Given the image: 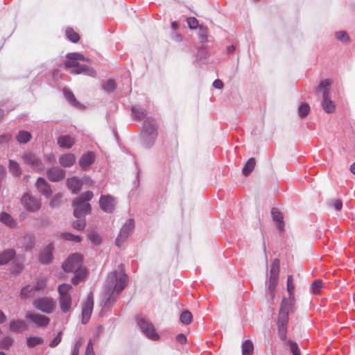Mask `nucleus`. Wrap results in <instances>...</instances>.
<instances>
[{
    "mask_svg": "<svg viewBox=\"0 0 355 355\" xmlns=\"http://www.w3.org/2000/svg\"><path fill=\"white\" fill-rule=\"evenodd\" d=\"M9 170L15 176H19L21 174V168L18 162L14 160H10Z\"/></svg>",
    "mask_w": 355,
    "mask_h": 355,
    "instance_id": "34",
    "label": "nucleus"
},
{
    "mask_svg": "<svg viewBox=\"0 0 355 355\" xmlns=\"http://www.w3.org/2000/svg\"><path fill=\"white\" fill-rule=\"evenodd\" d=\"M24 207L29 211H36L41 207L40 200L28 194L25 193L21 198Z\"/></svg>",
    "mask_w": 355,
    "mask_h": 355,
    "instance_id": "11",
    "label": "nucleus"
},
{
    "mask_svg": "<svg viewBox=\"0 0 355 355\" xmlns=\"http://www.w3.org/2000/svg\"><path fill=\"white\" fill-rule=\"evenodd\" d=\"M82 263L83 257L78 253L70 255L62 263V268L65 272H73L75 274L74 277L71 279V282L74 285L78 284L87 277V269Z\"/></svg>",
    "mask_w": 355,
    "mask_h": 355,
    "instance_id": "2",
    "label": "nucleus"
},
{
    "mask_svg": "<svg viewBox=\"0 0 355 355\" xmlns=\"http://www.w3.org/2000/svg\"><path fill=\"white\" fill-rule=\"evenodd\" d=\"M135 228V221L133 219H129L125 224L122 227L118 237L116 239V244L120 246L121 244L126 239L130 234Z\"/></svg>",
    "mask_w": 355,
    "mask_h": 355,
    "instance_id": "13",
    "label": "nucleus"
},
{
    "mask_svg": "<svg viewBox=\"0 0 355 355\" xmlns=\"http://www.w3.org/2000/svg\"><path fill=\"white\" fill-rule=\"evenodd\" d=\"M53 247L49 245H48L40 255V261L43 263H49L53 259L52 255Z\"/></svg>",
    "mask_w": 355,
    "mask_h": 355,
    "instance_id": "27",
    "label": "nucleus"
},
{
    "mask_svg": "<svg viewBox=\"0 0 355 355\" xmlns=\"http://www.w3.org/2000/svg\"><path fill=\"white\" fill-rule=\"evenodd\" d=\"M187 22L191 29H195L198 26V21L195 17L187 18Z\"/></svg>",
    "mask_w": 355,
    "mask_h": 355,
    "instance_id": "52",
    "label": "nucleus"
},
{
    "mask_svg": "<svg viewBox=\"0 0 355 355\" xmlns=\"http://www.w3.org/2000/svg\"><path fill=\"white\" fill-rule=\"evenodd\" d=\"M14 340L12 338L7 336L0 340V348L8 349L13 344Z\"/></svg>",
    "mask_w": 355,
    "mask_h": 355,
    "instance_id": "40",
    "label": "nucleus"
},
{
    "mask_svg": "<svg viewBox=\"0 0 355 355\" xmlns=\"http://www.w3.org/2000/svg\"><path fill=\"white\" fill-rule=\"evenodd\" d=\"M34 288L31 287L30 286H26L23 287L20 293L21 297L24 299L30 297L31 295L34 294Z\"/></svg>",
    "mask_w": 355,
    "mask_h": 355,
    "instance_id": "38",
    "label": "nucleus"
},
{
    "mask_svg": "<svg viewBox=\"0 0 355 355\" xmlns=\"http://www.w3.org/2000/svg\"><path fill=\"white\" fill-rule=\"evenodd\" d=\"M12 135L9 133H4L0 135V145L8 144L11 141Z\"/></svg>",
    "mask_w": 355,
    "mask_h": 355,
    "instance_id": "53",
    "label": "nucleus"
},
{
    "mask_svg": "<svg viewBox=\"0 0 355 355\" xmlns=\"http://www.w3.org/2000/svg\"><path fill=\"white\" fill-rule=\"evenodd\" d=\"M0 220L10 227H15L17 226V222L6 212H1L0 214Z\"/></svg>",
    "mask_w": 355,
    "mask_h": 355,
    "instance_id": "28",
    "label": "nucleus"
},
{
    "mask_svg": "<svg viewBox=\"0 0 355 355\" xmlns=\"http://www.w3.org/2000/svg\"><path fill=\"white\" fill-rule=\"evenodd\" d=\"M256 165V160L252 157L248 160L244 167L243 168V174L245 176H248L250 173L252 172Z\"/></svg>",
    "mask_w": 355,
    "mask_h": 355,
    "instance_id": "32",
    "label": "nucleus"
},
{
    "mask_svg": "<svg viewBox=\"0 0 355 355\" xmlns=\"http://www.w3.org/2000/svg\"><path fill=\"white\" fill-rule=\"evenodd\" d=\"M24 244L27 249H31L35 245L34 237L32 235H26L24 238Z\"/></svg>",
    "mask_w": 355,
    "mask_h": 355,
    "instance_id": "44",
    "label": "nucleus"
},
{
    "mask_svg": "<svg viewBox=\"0 0 355 355\" xmlns=\"http://www.w3.org/2000/svg\"><path fill=\"white\" fill-rule=\"evenodd\" d=\"M93 196V193L88 191L82 193L73 201L72 205L74 207L73 215L75 217H84L90 212L91 205L89 203V200H90Z\"/></svg>",
    "mask_w": 355,
    "mask_h": 355,
    "instance_id": "4",
    "label": "nucleus"
},
{
    "mask_svg": "<svg viewBox=\"0 0 355 355\" xmlns=\"http://www.w3.org/2000/svg\"><path fill=\"white\" fill-rule=\"evenodd\" d=\"M254 346L251 340H246L242 345L243 355H252Z\"/></svg>",
    "mask_w": 355,
    "mask_h": 355,
    "instance_id": "35",
    "label": "nucleus"
},
{
    "mask_svg": "<svg viewBox=\"0 0 355 355\" xmlns=\"http://www.w3.org/2000/svg\"><path fill=\"white\" fill-rule=\"evenodd\" d=\"M333 83V80L330 78L321 80L319 86L317 87L315 92H321L322 94V107L324 110L328 113H333L336 110V105L333 101L329 98L330 87Z\"/></svg>",
    "mask_w": 355,
    "mask_h": 355,
    "instance_id": "3",
    "label": "nucleus"
},
{
    "mask_svg": "<svg viewBox=\"0 0 355 355\" xmlns=\"http://www.w3.org/2000/svg\"><path fill=\"white\" fill-rule=\"evenodd\" d=\"M21 159L25 164L29 165L31 167H32L33 168L35 169L37 171L44 169V166L42 164V161L33 152H25L22 155Z\"/></svg>",
    "mask_w": 355,
    "mask_h": 355,
    "instance_id": "10",
    "label": "nucleus"
},
{
    "mask_svg": "<svg viewBox=\"0 0 355 355\" xmlns=\"http://www.w3.org/2000/svg\"><path fill=\"white\" fill-rule=\"evenodd\" d=\"M132 112L135 119L138 121H141L146 118L145 121V125L147 124H152V129L156 130L155 120L153 118H147V110L144 108L138 107L137 105L132 106Z\"/></svg>",
    "mask_w": 355,
    "mask_h": 355,
    "instance_id": "12",
    "label": "nucleus"
},
{
    "mask_svg": "<svg viewBox=\"0 0 355 355\" xmlns=\"http://www.w3.org/2000/svg\"><path fill=\"white\" fill-rule=\"evenodd\" d=\"M128 276L125 273L124 266L120 264L115 271L111 272L107 279L106 295H109L108 301L112 295H119L127 286Z\"/></svg>",
    "mask_w": 355,
    "mask_h": 355,
    "instance_id": "1",
    "label": "nucleus"
},
{
    "mask_svg": "<svg viewBox=\"0 0 355 355\" xmlns=\"http://www.w3.org/2000/svg\"><path fill=\"white\" fill-rule=\"evenodd\" d=\"M116 205L115 198L110 195H103L99 200L100 207L107 213H112Z\"/></svg>",
    "mask_w": 355,
    "mask_h": 355,
    "instance_id": "14",
    "label": "nucleus"
},
{
    "mask_svg": "<svg viewBox=\"0 0 355 355\" xmlns=\"http://www.w3.org/2000/svg\"><path fill=\"white\" fill-rule=\"evenodd\" d=\"M79 63L74 60H69L64 62V65L67 69H74Z\"/></svg>",
    "mask_w": 355,
    "mask_h": 355,
    "instance_id": "55",
    "label": "nucleus"
},
{
    "mask_svg": "<svg viewBox=\"0 0 355 355\" xmlns=\"http://www.w3.org/2000/svg\"><path fill=\"white\" fill-rule=\"evenodd\" d=\"M15 138L19 144H26L31 139L32 135L28 131L20 130L16 135Z\"/></svg>",
    "mask_w": 355,
    "mask_h": 355,
    "instance_id": "30",
    "label": "nucleus"
},
{
    "mask_svg": "<svg viewBox=\"0 0 355 355\" xmlns=\"http://www.w3.org/2000/svg\"><path fill=\"white\" fill-rule=\"evenodd\" d=\"M234 49H235V47H234V46H232H232H229V47H228V49H227V50H228V51H229L230 53H232V52L234 51Z\"/></svg>",
    "mask_w": 355,
    "mask_h": 355,
    "instance_id": "64",
    "label": "nucleus"
},
{
    "mask_svg": "<svg viewBox=\"0 0 355 355\" xmlns=\"http://www.w3.org/2000/svg\"><path fill=\"white\" fill-rule=\"evenodd\" d=\"M46 279L44 278L38 279L33 287L34 290L37 291L44 289L46 286Z\"/></svg>",
    "mask_w": 355,
    "mask_h": 355,
    "instance_id": "49",
    "label": "nucleus"
},
{
    "mask_svg": "<svg viewBox=\"0 0 355 355\" xmlns=\"http://www.w3.org/2000/svg\"><path fill=\"white\" fill-rule=\"evenodd\" d=\"M207 28L203 27L202 26H200V33H199V37L201 42H204L207 41Z\"/></svg>",
    "mask_w": 355,
    "mask_h": 355,
    "instance_id": "54",
    "label": "nucleus"
},
{
    "mask_svg": "<svg viewBox=\"0 0 355 355\" xmlns=\"http://www.w3.org/2000/svg\"><path fill=\"white\" fill-rule=\"evenodd\" d=\"M15 256L13 249H8L0 253V266L5 265Z\"/></svg>",
    "mask_w": 355,
    "mask_h": 355,
    "instance_id": "25",
    "label": "nucleus"
},
{
    "mask_svg": "<svg viewBox=\"0 0 355 355\" xmlns=\"http://www.w3.org/2000/svg\"><path fill=\"white\" fill-rule=\"evenodd\" d=\"M62 332H59L58 335L50 343L49 346L51 347H56L62 340L61 337Z\"/></svg>",
    "mask_w": 355,
    "mask_h": 355,
    "instance_id": "56",
    "label": "nucleus"
},
{
    "mask_svg": "<svg viewBox=\"0 0 355 355\" xmlns=\"http://www.w3.org/2000/svg\"><path fill=\"white\" fill-rule=\"evenodd\" d=\"M73 290V287L68 284H62L58 286L59 293V304L62 312H69L72 301L70 293Z\"/></svg>",
    "mask_w": 355,
    "mask_h": 355,
    "instance_id": "6",
    "label": "nucleus"
},
{
    "mask_svg": "<svg viewBox=\"0 0 355 355\" xmlns=\"http://www.w3.org/2000/svg\"><path fill=\"white\" fill-rule=\"evenodd\" d=\"M96 159L94 153L92 151H87L84 153L79 159V164L83 169H86L89 166L94 163Z\"/></svg>",
    "mask_w": 355,
    "mask_h": 355,
    "instance_id": "19",
    "label": "nucleus"
},
{
    "mask_svg": "<svg viewBox=\"0 0 355 355\" xmlns=\"http://www.w3.org/2000/svg\"><path fill=\"white\" fill-rule=\"evenodd\" d=\"M33 304L35 308L42 312L51 313L55 309V302L51 297H43L34 301Z\"/></svg>",
    "mask_w": 355,
    "mask_h": 355,
    "instance_id": "8",
    "label": "nucleus"
},
{
    "mask_svg": "<svg viewBox=\"0 0 355 355\" xmlns=\"http://www.w3.org/2000/svg\"><path fill=\"white\" fill-rule=\"evenodd\" d=\"M310 111V107L307 103H302L299 106L298 112L302 118L306 117Z\"/></svg>",
    "mask_w": 355,
    "mask_h": 355,
    "instance_id": "42",
    "label": "nucleus"
},
{
    "mask_svg": "<svg viewBox=\"0 0 355 355\" xmlns=\"http://www.w3.org/2000/svg\"><path fill=\"white\" fill-rule=\"evenodd\" d=\"M192 314L189 311H184L180 315V321L184 324H189L192 320Z\"/></svg>",
    "mask_w": 355,
    "mask_h": 355,
    "instance_id": "39",
    "label": "nucleus"
},
{
    "mask_svg": "<svg viewBox=\"0 0 355 355\" xmlns=\"http://www.w3.org/2000/svg\"><path fill=\"white\" fill-rule=\"evenodd\" d=\"M25 318L28 322L35 324L37 327L44 328L50 322V319L47 316L33 311L26 312Z\"/></svg>",
    "mask_w": 355,
    "mask_h": 355,
    "instance_id": "9",
    "label": "nucleus"
},
{
    "mask_svg": "<svg viewBox=\"0 0 355 355\" xmlns=\"http://www.w3.org/2000/svg\"><path fill=\"white\" fill-rule=\"evenodd\" d=\"M213 86L216 89H222L223 87V83L220 80L217 79L214 81Z\"/></svg>",
    "mask_w": 355,
    "mask_h": 355,
    "instance_id": "61",
    "label": "nucleus"
},
{
    "mask_svg": "<svg viewBox=\"0 0 355 355\" xmlns=\"http://www.w3.org/2000/svg\"><path fill=\"white\" fill-rule=\"evenodd\" d=\"M72 226L73 228L77 229L78 230H83L86 226V222L85 219L78 220L76 221L73 222Z\"/></svg>",
    "mask_w": 355,
    "mask_h": 355,
    "instance_id": "48",
    "label": "nucleus"
},
{
    "mask_svg": "<svg viewBox=\"0 0 355 355\" xmlns=\"http://www.w3.org/2000/svg\"><path fill=\"white\" fill-rule=\"evenodd\" d=\"M75 139L70 135H62L57 139V144L60 148H71L75 144Z\"/></svg>",
    "mask_w": 355,
    "mask_h": 355,
    "instance_id": "20",
    "label": "nucleus"
},
{
    "mask_svg": "<svg viewBox=\"0 0 355 355\" xmlns=\"http://www.w3.org/2000/svg\"><path fill=\"white\" fill-rule=\"evenodd\" d=\"M335 36L338 40L343 42H348L349 41V37L345 31L336 32Z\"/></svg>",
    "mask_w": 355,
    "mask_h": 355,
    "instance_id": "46",
    "label": "nucleus"
},
{
    "mask_svg": "<svg viewBox=\"0 0 355 355\" xmlns=\"http://www.w3.org/2000/svg\"><path fill=\"white\" fill-rule=\"evenodd\" d=\"M67 184L68 188L71 189L73 193L78 192L81 189L83 185L81 180L77 177H73L67 179Z\"/></svg>",
    "mask_w": 355,
    "mask_h": 355,
    "instance_id": "24",
    "label": "nucleus"
},
{
    "mask_svg": "<svg viewBox=\"0 0 355 355\" xmlns=\"http://www.w3.org/2000/svg\"><path fill=\"white\" fill-rule=\"evenodd\" d=\"M138 324L140 327L141 331L149 338L153 340H156L159 338L158 335L155 333V328L151 322L144 318H141L138 320Z\"/></svg>",
    "mask_w": 355,
    "mask_h": 355,
    "instance_id": "15",
    "label": "nucleus"
},
{
    "mask_svg": "<svg viewBox=\"0 0 355 355\" xmlns=\"http://www.w3.org/2000/svg\"><path fill=\"white\" fill-rule=\"evenodd\" d=\"M88 238L91 242H92L94 245H98L101 243V237L98 234L92 232L89 234Z\"/></svg>",
    "mask_w": 355,
    "mask_h": 355,
    "instance_id": "47",
    "label": "nucleus"
},
{
    "mask_svg": "<svg viewBox=\"0 0 355 355\" xmlns=\"http://www.w3.org/2000/svg\"><path fill=\"white\" fill-rule=\"evenodd\" d=\"M85 355H95L92 340H89L85 350Z\"/></svg>",
    "mask_w": 355,
    "mask_h": 355,
    "instance_id": "58",
    "label": "nucleus"
},
{
    "mask_svg": "<svg viewBox=\"0 0 355 355\" xmlns=\"http://www.w3.org/2000/svg\"><path fill=\"white\" fill-rule=\"evenodd\" d=\"M330 205L334 207L336 210H340L343 207L342 201L339 199L331 201Z\"/></svg>",
    "mask_w": 355,
    "mask_h": 355,
    "instance_id": "57",
    "label": "nucleus"
},
{
    "mask_svg": "<svg viewBox=\"0 0 355 355\" xmlns=\"http://www.w3.org/2000/svg\"><path fill=\"white\" fill-rule=\"evenodd\" d=\"M63 94L66 99L73 106L80 107L81 104L76 100L74 94L71 91L67 88L62 89Z\"/></svg>",
    "mask_w": 355,
    "mask_h": 355,
    "instance_id": "29",
    "label": "nucleus"
},
{
    "mask_svg": "<svg viewBox=\"0 0 355 355\" xmlns=\"http://www.w3.org/2000/svg\"><path fill=\"white\" fill-rule=\"evenodd\" d=\"M176 340L178 343H179L180 344H184V343H186V342H187V338L184 334H180L177 336Z\"/></svg>",
    "mask_w": 355,
    "mask_h": 355,
    "instance_id": "60",
    "label": "nucleus"
},
{
    "mask_svg": "<svg viewBox=\"0 0 355 355\" xmlns=\"http://www.w3.org/2000/svg\"><path fill=\"white\" fill-rule=\"evenodd\" d=\"M323 288L322 281L320 279L315 280L311 285V290L314 295H318L321 293Z\"/></svg>",
    "mask_w": 355,
    "mask_h": 355,
    "instance_id": "37",
    "label": "nucleus"
},
{
    "mask_svg": "<svg viewBox=\"0 0 355 355\" xmlns=\"http://www.w3.org/2000/svg\"><path fill=\"white\" fill-rule=\"evenodd\" d=\"M44 338L40 336H31L27 338V346L28 347H34L36 345L43 344Z\"/></svg>",
    "mask_w": 355,
    "mask_h": 355,
    "instance_id": "36",
    "label": "nucleus"
},
{
    "mask_svg": "<svg viewBox=\"0 0 355 355\" xmlns=\"http://www.w3.org/2000/svg\"><path fill=\"white\" fill-rule=\"evenodd\" d=\"M272 218L277 223L278 229L282 230L284 227V222L282 213L277 208H272L271 211Z\"/></svg>",
    "mask_w": 355,
    "mask_h": 355,
    "instance_id": "26",
    "label": "nucleus"
},
{
    "mask_svg": "<svg viewBox=\"0 0 355 355\" xmlns=\"http://www.w3.org/2000/svg\"><path fill=\"white\" fill-rule=\"evenodd\" d=\"M287 291L288 293L289 300L292 302L295 301V285L292 275H288L287 278Z\"/></svg>",
    "mask_w": 355,
    "mask_h": 355,
    "instance_id": "31",
    "label": "nucleus"
},
{
    "mask_svg": "<svg viewBox=\"0 0 355 355\" xmlns=\"http://www.w3.org/2000/svg\"><path fill=\"white\" fill-rule=\"evenodd\" d=\"M350 171L355 175V162L351 165Z\"/></svg>",
    "mask_w": 355,
    "mask_h": 355,
    "instance_id": "63",
    "label": "nucleus"
},
{
    "mask_svg": "<svg viewBox=\"0 0 355 355\" xmlns=\"http://www.w3.org/2000/svg\"><path fill=\"white\" fill-rule=\"evenodd\" d=\"M94 306V301H93V296L92 295H89L86 302H85L83 309H82V322L83 324H86L92 315V310Z\"/></svg>",
    "mask_w": 355,
    "mask_h": 355,
    "instance_id": "16",
    "label": "nucleus"
},
{
    "mask_svg": "<svg viewBox=\"0 0 355 355\" xmlns=\"http://www.w3.org/2000/svg\"><path fill=\"white\" fill-rule=\"evenodd\" d=\"M103 87L105 90L111 92L115 88V83L112 80H109L103 84Z\"/></svg>",
    "mask_w": 355,
    "mask_h": 355,
    "instance_id": "51",
    "label": "nucleus"
},
{
    "mask_svg": "<svg viewBox=\"0 0 355 355\" xmlns=\"http://www.w3.org/2000/svg\"><path fill=\"white\" fill-rule=\"evenodd\" d=\"M65 35L73 43L78 42L80 40L79 34L75 32L72 28H67L65 31Z\"/></svg>",
    "mask_w": 355,
    "mask_h": 355,
    "instance_id": "33",
    "label": "nucleus"
},
{
    "mask_svg": "<svg viewBox=\"0 0 355 355\" xmlns=\"http://www.w3.org/2000/svg\"><path fill=\"white\" fill-rule=\"evenodd\" d=\"M6 316L4 314V313L1 311H0V324H2L6 321Z\"/></svg>",
    "mask_w": 355,
    "mask_h": 355,
    "instance_id": "62",
    "label": "nucleus"
},
{
    "mask_svg": "<svg viewBox=\"0 0 355 355\" xmlns=\"http://www.w3.org/2000/svg\"><path fill=\"white\" fill-rule=\"evenodd\" d=\"M62 238L67 241H71L76 242H80L81 239L78 236H74L71 233H64L62 235Z\"/></svg>",
    "mask_w": 355,
    "mask_h": 355,
    "instance_id": "50",
    "label": "nucleus"
},
{
    "mask_svg": "<svg viewBox=\"0 0 355 355\" xmlns=\"http://www.w3.org/2000/svg\"><path fill=\"white\" fill-rule=\"evenodd\" d=\"M71 73L75 74H85L92 77H95L96 75V71L87 66L78 64L74 69L71 70Z\"/></svg>",
    "mask_w": 355,
    "mask_h": 355,
    "instance_id": "21",
    "label": "nucleus"
},
{
    "mask_svg": "<svg viewBox=\"0 0 355 355\" xmlns=\"http://www.w3.org/2000/svg\"><path fill=\"white\" fill-rule=\"evenodd\" d=\"M83 343H84V339L83 338H80L78 340V341L76 343L73 350H76V351L79 352V350H80V347H82V345H83Z\"/></svg>",
    "mask_w": 355,
    "mask_h": 355,
    "instance_id": "59",
    "label": "nucleus"
},
{
    "mask_svg": "<svg viewBox=\"0 0 355 355\" xmlns=\"http://www.w3.org/2000/svg\"><path fill=\"white\" fill-rule=\"evenodd\" d=\"M59 162L63 167H71L76 162V157L73 153H65L59 157Z\"/></svg>",
    "mask_w": 355,
    "mask_h": 355,
    "instance_id": "23",
    "label": "nucleus"
},
{
    "mask_svg": "<svg viewBox=\"0 0 355 355\" xmlns=\"http://www.w3.org/2000/svg\"><path fill=\"white\" fill-rule=\"evenodd\" d=\"M36 187L38 191L46 198H49L52 194L51 187L44 178H39L37 179Z\"/></svg>",
    "mask_w": 355,
    "mask_h": 355,
    "instance_id": "17",
    "label": "nucleus"
},
{
    "mask_svg": "<svg viewBox=\"0 0 355 355\" xmlns=\"http://www.w3.org/2000/svg\"><path fill=\"white\" fill-rule=\"evenodd\" d=\"M286 344L289 347L293 355H301L297 344L293 340H288Z\"/></svg>",
    "mask_w": 355,
    "mask_h": 355,
    "instance_id": "41",
    "label": "nucleus"
},
{
    "mask_svg": "<svg viewBox=\"0 0 355 355\" xmlns=\"http://www.w3.org/2000/svg\"><path fill=\"white\" fill-rule=\"evenodd\" d=\"M67 58L69 60H74L77 62V60H86L89 61V59H86L85 56L78 53H71L67 55Z\"/></svg>",
    "mask_w": 355,
    "mask_h": 355,
    "instance_id": "45",
    "label": "nucleus"
},
{
    "mask_svg": "<svg viewBox=\"0 0 355 355\" xmlns=\"http://www.w3.org/2000/svg\"><path fill=\"white\" fill-rule=\"evenodd\" d=\"M62 195L61 193L55 194L50 202V206L53 208L58 207L62 202Z\"/></svg>",
    "mask_w": 355,
    "mask_h": 355,
    "instance_id": "43",
    "label": "nucleus"
},
{
    "mask_svg": "<svg viewBox=\"0 0 355 355\" xmlns=\"http://www.w3.org/2000/svg\"><path fill=\"white\" fill-rule=\"evenodd\" d=\"M280 261L278 259H275L271 264L270 271V279L268 291L271 300H273L275 295V287L277 284L279 274Z\"/></svg>",
    "mask_w": 355,
    "mask_h": 355,
    "instance_id": "7",
    "label": "nucleus"
},
{
    "mask_svg": "<svg viewBox=\"0 0 355 355\" xmlns=\"http://www.w3.org/2000/svg\"><path fill=\"white\" fill-rule=\"evenodd\" d=\"M289 304L286 299H283L278 316V334L280 339L285 340L287 334Z\"/></svg>",
    "mask_w": 355,
    "mask_h": 355,
    "instance_id": "5",
    "label": "nucleus"
},
{
    "mask_svg": "<svg viewBox=\"0 0 355 355\" xmlns=\"http://www.w3.org/2000/svg\"><path fill=\"white\" fill-rule=\"evenodd\" d=\"M9 329L12 332L21 333L26 330L27 325L24 320H12L9 323Z\"/></svg>",
    "mask_w": 355,
    "mask_h": 355,
    "instance_id": "22",
    "label": "nucleus"
},
{
    "mask_svg": "<svg viewBox=\"0 0 355 355\" xmlns=\"http://www.w3.org/2000/svg\"><path fill=\"white\" fill-rule=\"evenodd\" d=\"M47 178L51 182H58L64 179L65 172L64 170L59 168H51L46 172Z\"/></svg>",
    "mask_w": 355,
    "mask_h": 355,
    "instance_id": "18",
    "label": "nucleus"
}]
</instances>
